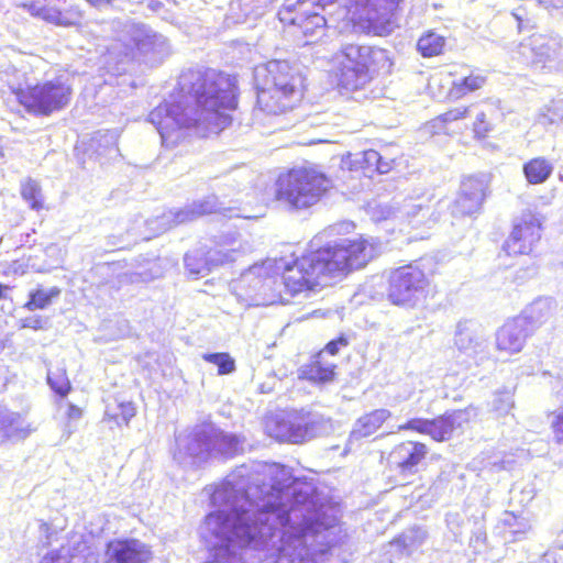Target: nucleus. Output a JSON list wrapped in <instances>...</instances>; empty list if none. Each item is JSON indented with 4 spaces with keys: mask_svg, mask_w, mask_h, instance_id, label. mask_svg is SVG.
<instances>
[{
    "mask_svg": "<svg viewBox=\"0 0 563 563\" xmlns=\"http://www.w3.org/2000/svg\"><path fill=\"white\" fill-rule=\"evenodd\" d=\"M522 173L528 184L545 183L553 173L552 163L542 156L532 157L522 165Z\"/></svg>",
    "mask_w": 563,
    "mask_h": 563,
    "instance_id": "nucleus-23",
    "label": "nucleus"
},
{
    "mask_svg": "<svg viewBox=\"0 0 563 563\" xmlns=\"http://www.w3.org/2000/svg\"><path fill=\"white\" fill-rule=\"evenodd\" d=\"M457 427L454 412H445L429 419L428 437L435 442H444L452 438Z\"/></svg>",
    "mask_w": 563,
    "mask_h": 563,
    "instance_id": "nucleus-24",
    "label": "nucleus"
},
{
    "mask_svg": "<svg viewBox=\"0 0 563 563\" xmlns=\"http://www.w3.org/2000/svg\"><path fill=\"white\" fill-rule=\"evenodd\" d=\"M331 187L330 177L320 170L292 168L278 179L275 197L294 209H307L318 203Z\"/></svg>",
    "mask_w": 563,
    "mask_h": 563,
    "instance_id": "nucleus-5",
    "label": "nucleus"
},
{
    "mask_svg": "<svg viewBox=\"0 0 563 563\" xmlns=\"http://www.w3.org/2000/svg\"><path fill=\"white\" fill-rule=\"evenodd\" d=\"M446 45V38L433 30H428L421 34L417 41V51L424 58H431L443 54Z\"/></svg>",
    "mask_w": 563,
    "mask_h": 563,
    "instance_id": "nucleus-26",
    "label": "nucleus"
},
{
    "mask_svg": "<svg viewBox=\"0 0 563 563\" xmlns=\"http://www.w3.org/2000/svg\"><path fill=\"white\" fill-rule=\"evenodd\" d=\"M533 333L530 318L517 316L507 320L496 333V346L499 351L514 354L522 350L526 340Z\"/></svg>",
    "mask_w": 563,
    "mask_h": 563,
    "instance_id": "nucleus-16",
    "label": "nucleus"
},
{
    "mask_svg": "<svg viewBox=\"0 0 563 563\" xmlns=\"http://www.w3.org/2000/svg\"><path fill=\"white\" fill-rule=\"evenodd\" d=\"M471 108L470 106H459L449 109L444 113H441L429 122H427L426 128L430 135H441V134H450L448 129V124L464 120L470 117Z\"/></svg>",
    "mask_w": 563,
    "mask_h": 563,
    "instance_id": "nucleus-21",
    "label": "nucleus"
},
{
    "mask_svg": "<svg viewBox=\"0 0 563 563\" xmlns=\"http://www.w3.org/2000/svg\"><path fill=\"white\" fill-rule=\"evenodd\" d=\"M107 563H148L151 548L135 538L110 540L106 545Z\"/></svg>",
    "mask_w": 563,
    "mask_h": 563,
    "instance_id": "nucleus-17",
    "label": "nucleus"
},
{
    "mask_svg": "<svg viewBox=\"0 0 563 563\" xmlns=\"http://www.w3.org/2000/svg\"><path fill=\"white\" fill-rule=\"evenodd\" d=\"M60 555L58 552H49L43 556L41 563H59Z\"/></svg>",
    "mask_w": 563,
    "mask_h": 563,
    "instance_id": "nucleus-47",
    "label": "nucleus"
},
{
    "mask_svg": "<svg viewBox=\"0 0 563 563\" xmlns=\"http://www.w3.org/2000/svg\"><path fill=\"white\" fill-rule=\"evenodd\" d=\"M236 76L210 67L183 70L169 99L151 113L164 142L183 129L202 128L220 133L232 118L229 112L239 107Z\"/></svg>",
    "mask_w": 563,
    "mask_h": 563,
    "instance_id": "nucleus-2",
    "label": "nucleus"
},
{
    "mask_svg": "<svg viewBox=\"0 0 563 563\" xmlns=\"http://www.w3.org/2000/svg\"><path fill=\"white\" fill-rule=\"evenodd\" d=\"M429 285L427 274L418 266L406 265L394 269L388 278L387 296L396 306L412 305Z\"/></svg>",
    "mask_w": 563,
    "mask_h": 563,
    "instance_id": "nucleus-9",
    "label": "nucleus"
},
{
    "mask_svg": "<svg viewBox=\"0 0 563 563\" xmlns=\"http://www.w3.org/2000/svg\"><path fill=\"white\" fill-rule=\"evenodd\" d=\"M47 382L51 388L60 397H65L71 390V384L62 368L49 371Z\"/></svg>",
    "mask_w": 563,
    "mask_h": 563,
    "instance_id": "nucleus-31",
    "label": "nucleus"
},
{
    "mask_svg": "<svg viewBox=\"0 0 563 563\" xmlns=\"http://www.w3.org/2000/svg\"><path fill=\"white\" fill-rule=\"evenodd\" d=\"M416 533H419V530H416ZM417 536H419V534H416L415 537H417ZM420 536H423V537H424V534H423V533H421Z\"/></svg>",
    "mask_w": 563,
    "mask_h": 563,
    "instance_id": "nucleus-51",
    "label": "nucleus"
},
{
    "mask_svg": "<svg viewBox=\"0 0 563 563\" xmlns=\"http://www.w3.org/2000/svg\"><path fill=\"white\" fill-rule=\"evenodd\" d=\"M11 426L12 420L9 417L0 413V432H2L4 435H9Z\"/></svg>",
    "mask_w": 563,
    "mask_h": 563,
    "instance_id": "nucleus-45",
    "label": "nucleus"
},
{
    "mask_svg": "<svg viewBox=\"0 0 563 563\" xmlns=\"http://www.w3.org/2000/svg\"><path fill=\"white\" fill-rule=\"evenodd\" d=\"M266 426L277 441L298 444L313 437L317 422L308 412L290 411L271 418Z\"/></svg>",
    "mask_w": 563,
    "mask_h": 563,
    "instance_id": "nucleus-11",
    "label": "nucleus"
},
{
    "mask_svg": "<svg viewBox=\"0 0 563 563\" xmlns=\"http://www.w3.org/2000/svg\"><path fill=\"white\" fill-rule=\"evenodd\" d=\"M541 239V223L536 219H523L512 229L505 242L510 255L529 254Z\"/></svg>",
    "mask_w": 563,
    "mask_h": 563,
    "instance_id": "nucleus-18",
    "label": "nucleus"
},
{
    "mask_svg": "<svg viewBox=\"0 0 563 563\" xmlns=\"http://www.w3.org/2000/svg\"><path fill=\"white\" fill-rule=\"evenodd\" d=\"M66 417L69 421L78 420L82 417V409L77 405L69 404L66 410Z\"/></svg>",
    "mask_w": 563,
    "mask_h": 563,
    "instance_id": "nucleus-43",
    "label": "nucleus"
},
{
    "mask_svg": "<svg viewBox=\"0 0 563 563\" xmlns=\"http://www.w3.org/2000/svg\"><path fill=\"white\" fill-rule=\"evenodd\" d=\"M487 194V184L477 177L462 179L455 199L450 205L453 217H467L481 210Z\"/></svg>",
    "mask_w": 563,
    "mask_h": 563,
    "instance_id": "nucleus-14",
    "label": "nucleus"
},
{
    "mask_svg": "<svg viewBox=\"0 0 563 563\" xmlns=\"http://www.w3.org/2000/svg\"><path fill=\"white\" fill-rule=\"evenodd\" d=\"M339 227L316 234L300 251L269 261L260 291L272 305H287L299 295L316 294L333 282L365 268L374 258V244L358 234L341 239Z\"/></svg>",
    "mask_w": 563,
    "mask_h": 563,
    "instance_id": "nucleus-1",
    "label": "nucleus"
},
{
    "mask_svg": "<svg viewBox=\"0 0 563 563\" xmlns=\"http://www.w3.org/2000/svg\"><path fill=\"white\" fill-rule=\"evenodd\" d=\"M378 159L379 152L373 148L363 151L360 156L346 153L341 158V168L371 178L375 175L374 164H376Z\"/></svg>",
    "mask_w": 563,
    "mask_h": 563,
    "instance_id": "nucleus-19",
    "label": "nucleus"
},
{
    "mask_svg": "<svg viewBox=\"0 0 563 563\" xmlns=\"http://www.w3.org/2000/svg\"><path fill=\"white\" fill-rule=\"evenodd\" d=\"M255 78L291 91L305 93L306 90L303 76L286 60L267 62L256 71Z\"/></svg>",
    "mask_w": 563,
    "mask_h": 563,
    "instance_id": "nucleus-15",
    "label": "nucleus"
},
{
    "mask_svg": "<svg viewBox=\"0 0 563 563\" xmlns=\"http://www.w3.org/2000/svg\"><path fill=\"white\" fill-rule=\"evenodd\" d=\"M347 344H349V341H347L346 336L341 334L336 339L329 341L325 344L324 350L331 355H336L340 351V347L346 346Z\"/></svg>",
    "mask_w": 563,
    "mask_h": 563,
    "instance_id": "nucleus-40",
    "label": "nucleus"
},
{
    "mask_svg": "<svg viewBox=\"0 0 563 563\" xmlns=\"http://www.w3.org/2000/svg\"><path fill=\"white\" fill-rule=\"evenodd\" d=\"M394 158L385 157L379 153V159L374 164L375 174H387L394 168Z\"/></svg>",
    "mask_w": 563,
    "mask_h": 563,
    "instance_id": "nucleus-39",
    "label": "nucleus"
},
{
    "mask_svg": "<svg viewBox=\"0 0 563 563\" xmlns=\"http://www.w3.org/2000/svg\"><path fill=\"white\" fill-rule=\"evenodd\" d=\"M551 430L554 441L559 444H563V410L554 415L551 422Z\"/></svg>",
    "mask_w": 563,
    "mask_h": 563,
    "instance_id": "nucleus-35",
    "label": "nucleus"
},
{
    "mask_svg": "<svg viewBox=\"0 0 563 563\" xmlns=\"http://www.w3.org/2000/svg\"><path fill=\"white\" fill-rule=\"evenodd\" d=\"M170 0H145L146 7L153 13H161L166 10V4L169 3Z\"/></svg>",
    "mask_w": 563,
    "mask_h": 563,
    "instance_id": "nucleus-42",
    "label": "nucleus"
},
{
    "mask_svg": "<svg viewBox=\"0 0 563 563\" xmlns=\"http://www.w3.org/2000/svg\"><path fill=\"white\" fill-rule=\"evenodd\" d=\"M5 156L4 147L0 144V158Z\"/></svg>",
    "mask_w": 563,
    "mask_h": 563,
    "instance_id": "nucleus-50",
    "label": "nucleus"
},
{
    "mask_svg": "<svg viewBox=\"0 0 563 563\" xmlns=\"http://www.w3.org/2000/svg\"><path fill=\"white\" fill-rule=\"evenodd\" d=\"M202 358L218 367L219 375H228L235 371V361L227 352L205 354Z\"/></svg>",
    "mask_w": 563,
    "mask_h": 563,
    "instance_id": "nucleus-30",
    "label": "nucleus"
},
{
    "mask_svg": "<svg viewBox=\"0 0 563 563\" xmlns=\"http://www.w3.org/2000/svg\"><path fill=\"white\" fill-rule=\"evenodd\" d=\"M536 275V269L533 267H525L518 269L511 277V282L517 285H522L526 282L532 279Z\"/></svg>",
    "mask_w": 563,
    "mask_h": 563,
    "instance_id": "nucleus-37",
    "label": "nucleus"
},
{
    "mask_svg": "<svg viewBox=\"0 0 563 563\" xmlns=\"http://www.w3.org/2000/svg\"><path fill=\"white\" fill-rule=\"evenodd\" d=\"M430 448L427 443L406 439L394 444L388 453V463L395 467L398 475L408 477L417 474L426 464Z\"/></svg>",
    "mask_w": 563,
    "mask_h": 563,
    "instance_id": "nucleus-13",
    "label": "nucleus"
},
{
    "mask_svg": "<svg viewBox=\"0 0 563 563\" xmlns=\"http://www.w3.org/2000/svg\"><path fill=\"white\" fill-rule=\"evenodd\" d=\"M486 84V75L479 69H474L468 75L452 82L448 97L453 100L461 99L470 93L483 89Z\"/></svg>",
    "mask_w": 563,
    "mask_h": 563,
    "instance_id": "nucleus-20",
    "label": "nucleus"
},
{
    "mask_svg": "<svg viewBox=\"0 0 563 563\" xmlns=\"http://www.w3.org/2000/svg\"><path fill=\"white\" fill-rule=\"evenodd\" d=\"M212 206L209 202H198L195 203L191 209L186 212L187 219L192 220L197 217L209 214L212 212Z\"/></svg>",
    "mask_w": 563,
    "mask_h": 563,
    "instance_id": "nucleus-36",
    "label": "nucleus"
},
{
    "mask_svg": "<svg viewBox=\"0 0 563 563\" xmlns=\"http://www.w3.org/2000/svg\"><path fill=\"white\" fill-rule=\"evenodd\" d=\"M511 15L517 22V31L519 33L534 27L533 21L529 16H523L518 11H512Z\"/></svg>",
    "mask_w": 563,
    "mask_h": 563,
    "instance_id": "nucleus-38",
    "label": "nucleus"
},
{
    "mask_svg": "<svg viewBox=\"0 0 563 563\" xmlns=\"http://www.w3.org/2000/svg\"><path fill=\"white\" fill-rule=\"evenodd\" d=\"M391 66L393 60L386 49L346 44L338 53L335 86L343 92L363 90L378 76L388 74Z\"/></svg>",
    "mask_w": 563,
    "mask_h": 563,
    "instance_id": "nucleus-4",
    "label": "nucleus"
},
{
    "mask_svg": "<svg viewBox=\"0 0 563 563\" xmlns=\"http://www.w3.org/2000/svg\"><path fill=\"white\" fill-rule=\"evenodd\" d=\"M402 0H361L356 3L355 27L366 34L385 36L396 26Z\"/></svg>",
    "mask_w": 563,
    "mask_h": 563,
    "instance_id": "nucleus-7",
    "label": "nucleus"
},
{
    "mask_svg": "<svg viewBox=\"0 0 563 563\" xmlns=\"http://www.w3.org/2000/svg\"><path fill=\"white\" fill-rule=\"evenodd\" d=\"M11 92L26 113L34 117H49L69 104L73 88L67 81L56 78L20 86L13 88Z\"/></svg>",
    "mask_w": 563,
    "mask_h": 563,
    "instance_id": "nucleus-6",
    "label": "nucleus"
},
{
    "mask_svg": "<svg viewBox=\"0 0 563 563\" xmlns=\"http://www.w3.org/2000/svg\"><path fill=\"white\" fill-rule=\"evenodd\" d=\"M391 412L387 409H374L361 416L355 424V433L358 437L366 438L376 433L387 420Z\"/></svg>",
    "mask_w": 563,
    "mask_h": 563,
    "instance_id": "nucleus-22",
    "label": "nucleus"
},
{
    "mask_svg": "<svg viewBox=\"0 0 563 563\" xmlns=\"http://www.w3.org/2000/svg\"><path fill=\"white\" fill-rule=\"evenodd\" d=\"M429 419L410 418L397 427L399 432H413L421 435H428Z\"/></svg>",
    "mask_w": 563,
    "mask_h": 563,
    "instance_id": "nucleus-33",
    "label": "nucleus"
},
{
    "mask_svg": "<svg viewBox=\"0 0 563 563\" xmlns=\"http://www.w3.org/2000/svg\"><path fill=\"white\" fill-rule=\"evenodd\" d=\"M538 3L545 9H558L556 0H538Z\"/></svg>",
    "mask_w": 563,
    "mask_h": 563,
    "instance_id": "nucleus-48",
    "label": "nucleus"
},
{
    "mask_svg": "<svg viewBox=\"0 0 563 563\" xmlns=\"http://www.w3.org/2000/svg\"><path fill=\"white\" fill-rule=\"evenodd\" d=\"M278 19L285 27L292 29V34L305 45L317 43L325 35V18L316 12L308 13L302 4L283 5Z\"/></svg>",
    "mask_w": 563,
    "mask_h": 563,
    "instance_id": "nucleus-10",
    "label": "nucleus"
},
{
    "mask_svg": "<svg viewBox=\"0 0 563 563\" xmlns=\"http://www.w3.org/2000/svg\"><path fill=\"white\" fill-rule=\"evenodd\" d=\"M60 289L53 287L49 290L36 289L30 292L29 300L24 303V308L33 311L35 309H44L51 305L52 300L58 297Z\"/></svg>",
    "mask_w": 563,
    "mask_h": 563,
    "instance_id": "nucleus-29",
    "label": "nucleus"
},
{
    "mask_svg": "<svg viewBox=\"0 0 563 563\" xmlns=\"http://www.w3.org/2000/svg\"><path fill=\"white\" fill-rule=\"evenodd\" d=\"M60 555L58 552H49L43 556L41 563H59Z\"/></svg>",
    "mask_w": 563,
    "mask_h": 563,
    "instance_id": "nucleus-46",
    "label": "nucleus"
},
{
    "mask_svg": "<svg viewBox=\"0 0 563 563\" xmlns=\"http://www.w3.org/2000/svg\"><path fill=\"white\" fill-rule=\"evenodd\" d=\"M474 137L477 140H484L493 131V124L487 118L485 112H479L472 125Z\"/></svg>",
    "mask_w": 563,
    "mask_h": 563,
    "instance_id": "nucleus-34",
    "label": "nucleus"
},
{
    "mask_svg": "<svg viewBox=\"0 0 563 563\" xmlns=\"http://www.w3.org/2000/svg\"><path fill=\"white\" fill-rule=\"evenodd\" d=\"M335 368V364H328L316 358L305 365L301 372V377L316 384L330 383L334 380Z\"/></svg>",
    "mask_w": 563,
    "mask_h": 563,
    "instance_id": "nucleus-25",
    "label": "nucleus"
},
{
    "mask_svg": "<svg viewBox=\"0 0 563 563\" xmlns=\"http://www.w3.org/2000/svg\"><path fill=\"white\" fill-rule=\"evenodd\" d=\"M423 541V536H417L412 538H408L406 534L400 533L395 536L388 544L395 548V552L398 555H409L411 553L410 547L413 544H421Z\"/></svg>",
    "mask_w": 563,
    "mask_h": 563,
    "instance_id": "nucleus-32",
    "label": "nucleus"
},
{
    "mask_svg": "<svg viewBox=\"0 0 563 563\" xmlns=\"http://www.w3.org/2000/svg\"><path fill=\"white\" fill-rule=\"evenodd\" d=\"M90 7L96 9H102L112 7L117 0H85Z\"/></svg>",
    "mask_w": 563,
    "mask_h": 563,
    "instance_id": "nucleus-44",
    "label": "nucleus"
},
{
    "mask_svg": "<svg viewBox=\"0 0 563 563\" xmlns=\"http://www.w3.org/2000/svg\"><path fill=\"white\" fill-rule=\"evenodd\" d=\"M10 289L11 287L9 285L0 283V300L5 298V292Z\"/></svg>",
    "mask_w": 563,
    "mask_h": 563,
    "instance_id": "nucleus-49",
    "label": "nucleus"
},
{
    "mask_svg": "<svg viewBox=\"0 0 563 563\" xmlns=\"http://www.w3.org/2000/svg\"><path fill=\"white\" fill-rule=\"evenodd\" d=\"M32 18L60 27L80 26L84 10L76 0H30L20 4Z\"/></svg>",
    "mask_w": 563,
    "mask_h": 563,
    "instance_id": "nucleus-8",
    "label": "nucleus"
},
{
    "mask_svg": "<svg viewBox=\"0 0 563 563\" xmlns=\"http://www.w3.org/2000/svg\"><path fill=\"white\" fill-rule=\"evenodd\" d=\"M135 416V407L131 401L115 402L108 405L104 412V420L118 427L126 426Z\"/></svg>",
    "mask_w": 563,
    "mask_h": 563,
    "instance_id": "nucleus-27",
    "label": "nucleus"
},
{
    "mask_svg": "<svg viewBox=\"0 0 563 563\" xmlns=\"http://www.w3.org/2000/svg\"><path fill=\"white\" fill-rule=\"evenodd\" d=\"M21 197L29 203L30 208L35 211L45 209L44 196L41 186L33 179H26L21 184Z\"/></svg>",
    "mask_w": 563,
    "mask_h": 563,
    "instance_id": "nucleus-28",
    "label": "nucleus"
},
{
    "mask_svg": "<svg viewBox=\"0 0 563 563\" xmlns=\"http://www.w3.org/2000/svg\"><path fill=\"white\" fill-rule=\"evenodd\" d=\"M22 328H30L33 330H41L44 328V320L42 317H29L22 320Z\"/></svg>",
    "mask_w": 563,
    "mask_h": 563,
    "instance_id": "nucleus-41",
    "label": "nucleus"
},
{
    "mask_svg": "<svg viewBox=\"0 0 563 563\" xmlns=\"http://www.w3.org/2000/svg\"><path fill=\"white\" fill-rule=\"evenodd\" d=\"M203 523V539L216 560L246 549L263 537V523L252 520L245 510L210 512Z\"/></svg>",
    "mask_w": 563,
    "mask_h": 563,
    "instance_id": "nucleus-3",
    "label": "nucleus"
},
{
    "mask_svg": "<svg viewBox=\"0 0 563 563\" xmlns=\"http://www.w3.org/2000/svg\"><path fill=\"white\" fill-rule=\"evenodd\" d=\"M255 87L256 106L262 112L269 115H279L292 111L299 107L305 96L302 92L265 84V81L256 78Z\"/></svg>",
    "mask_w": 563,
    "mask_h": 563,
    "instance_id": "nucleus-12",
    "label": "nucleus"
}]
</instances>
